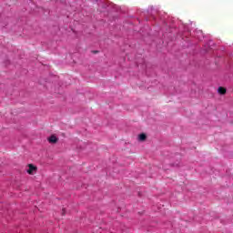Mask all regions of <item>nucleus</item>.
<instances>
[{
    "label": "nucleus",
    "mask_w": 233,
    "mask_h": 233,
    "mask_svg": "<svg viewBox=\"0 0 233 233\" xmlns=\"http://www.w3.org/2000/svg\"><path fill=\"white\" fill-rule=\"evenodd\" d=\"M139 141H145L147 139V135L145 133H142L138 137Z\"/></svg>",
    "instance_id": "obj_4"
},
{
    "label": "nucleus",
    "mask_w": 233,
    "mask_h": 233,
    "mask_svg": "<svg viewBox=\"0 0 233 233\" xmlns=\"http://www.w3.org/2000/svg\"><path fill=\"white\" fill-rule=\"evenodd\" d=\"M48 141L49 143H57V137L53 135L48 138Z\"/></svg>",
    "instance_id": "obj_3"
},
{
    "label": "nucleus",
    "mask_w": 233,
    "mask_h": 233,
    "mask_svg": "<svg viewBox=\"0 0 233 233\" xmlns=\"http://www.w3.org/2000/svg\"><path fill=\"white\" fill-rule=\"evenodd\" d=\"M29 168L27 169V174H30L31 176L34 175L35 172H36L37 167L32 164L28 165Z\"/></svg>",
    "instance_id": "obj_1"
},
{
    "label": "nucleus",
    "mask_w": 233,
    "mask_h": 233,
    "mask_svg": "<svg viewBox=\"0 0 233 233\" xmlns=\"http://www.w3.org/2000/svg\"><path fill=\"white\" fill-rule=\"evenodd\" d=\"M62 214H63V216H65V208H63V213Z\"/></svg>",
    "instance_id": "obj_5"
},
{
    "label": "nucleus",
    "mask_w": 233,
    "mask_h": 233,
    "mask_svg": "<svg viewBox=\"0 0 233 233\" xmlns=\"http://www.w3.org/2000/svg\"><path fill=\"white\" fill-rule=\"evenodd\" d=\"M218 94H220V96H225V94H227V88L223 87V86H219L218 89Z\"/></svg>",
    "instance_id": "obj_2"
}]
</instances>
